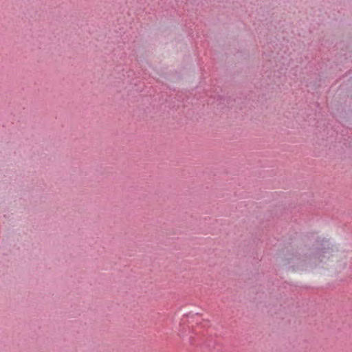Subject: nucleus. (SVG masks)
<instances>
[{"label": "nucleus", "instance_id": "1", "mask_svg": "<svg viewBox=\"0 0 352 352\" xmlns=\"http://www.w3.org/2000/svg\"><path fill=\"white\" fill-rule=\"evenodd\" d=\"M325 254H328V255H329V252H325Z\"/></svg>", "mask_w": 352, "mask_h": 352}]
</instances>
